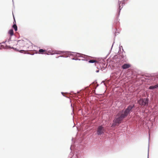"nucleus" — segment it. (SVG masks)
<instances>
[{
	"label": "nucleus",
	"mask_w": 158,
	"mask_h": 158,
	"mask_svg": "<svg viewBox=\"0 0 158 158\" xmlns=\"http://www.w3.org/2000/svg\"><path fill=\"white\" fill-rule=\"evenodd\" d=\"M148 100V98H141L138 101V103L141 106H147Z\"/></svg>",
	"instance_id": "obj_2"
},
{
	"label": "nucleus",
	"mask_w": 158,
	"mask_h": 158,
	"mask_svg": "<svg viewBox=\"0 0 158 158\" xmlns=\"http://www.w3.org/2000/svg\"><path fill=\"white\" fill-rule=\"evenodd\" d=\"M13 28L15 30V31H16L17 30V27L16 25L15 24H14L13 26Z\"/></svg>",
	"instance_id": "obj_10"
},
{
	"label": "nucleus",
	"mask_w": 158,
	"mask_h": 158,
	"mask_svg": "<svg viewBox=\"0 0 158 158\" xmlns=\"http://www.w3.org/2000/svg\"><path fill=\"white\" fill-rule=\"evenodd\" d=\"M8 33L11 35H13L14 34V32L13 30L12 29L10 30L8 32Z\"/></svg>",
	"instance_id": "obj_8"
},
{
	"label": "nucleus",
	"mask_w": 158,
	"mask_h": 158,
	"mask_svg": "<svg viewBox=\"0 0 158 158\" xmlns=\"http://www.w3.org/2000/svg\"><path fill=\"white\" fill-rule=\"evenodd\" d=\"M134 106V105L129 106L125 111L122 110L119 111L116 116L115 118L113 121L112 126L115 127L116 126H118L121 123L123 119L127 116Z\"/></svg>",
	"instance_id": "obj_1"
},
{
	"label": "nucleus",
	"mask_w": 158,
	"mask_h": 158,
	"mask_svg": "<svg viewBox=\"0 0 158 158\" xmlns=\"http://www.w3.org/2000/svg\"><path fill=\"white\" fill-rule=\"evenodd\" d=\"M21 53H23V52H24V50H21L20 51H19Z\"/></svg>",
	"instance_id": "obj_12"
},
{
	"label": "nucleus",
	"mask_w": 158,
	"mask_h": 158,
	"mask_svg": "<svg viewBox=\"0 0 158 158\" xmlns=\"http://www.w3.org/2000/svg\"><path fill=\"white\" fill-rule=\"evenodd\" d=\"M99 72V70H97L96 72Z\"/></svg>",
	"instance_id": "obj_13"
},
{
	"label": "nucleus",
	"mask_w": 158,
	"mask_h": 158,
	"mask_svg": "<svg viewBox=\"0 0 158 158\" xmlns=\"http://www.w3.org/2000/svg\"><path fill=\"white\" fill-rule=\"evenodd\" d=\"M130 66V65L129 64H125L122 66V68L123 69H126L129 68Z\"/></svg>",
	"instance_id": "obj_5"
},
{
	"label": "nucleus",
	"mask_w": 158,
	"mask_h": 158,
	"mask_svg": "<svg viewBox=\"0 0 158 158\" xmlns=\"http://www.w3.org/2000/svg\"><path fill=\"white\" fill-rule=\"evenodd\" d=\"M89 63H94L95 62H97V61L95 60H90L89 61Z\"/></svg>",
	"instance_id": "obj_11"
},
{
	"label": "nucleus",
	"mask_w": 158,
	"mask_h": 158,
	"mask_svg": "<svg viewBox=\"0 0 158 158\" xmlns=\"http://www.w3.org/2000/svg\"><path fill=\"white\" fill-rule=\"evenodd\" d=\"M24 41H19L17 44V47L19 46L20 48L21 47H23L24 46Z\"/></svg>",
	"instance_id": "obj_4"
},
{
	"label": "nucleus",
	"mask_w": 158,
	"mask_h": 158,
	"mask_svg": "<svg viewBox=\"0 0 158 158\" xmlns=\"http://www.w3.org/2000/svg\"><path fill=\"white\" fill-rule=\"evenodd\" d=\"M39 53L42 54H47L46 51L45 50H44L43 49H40L39 50V52H38Z\"/></svg>",
	"instance_id": "obj_6"
},
{
	"label": "nucleus",
	"mask_w": 158,
	"mask_h": 158,
	"mask_svg": "<svg viewBox=\"0 0 158 158\" xmlns=\"http://www.w3.org/2000/svg\"><path fill=\"white\" fill-rule=\"evenodd\" d=\"M158 88V84L154 85V86H151L149 87V89H154Z\"/></svg>",
	"instance_id": "obj_7"
},
{
	"label": "nucleus",
	"mask_w": 158,
	"mask_h": 158,
	"mask_svg": "<svg viewBox=\"0 0 158 158\" xmlns=\"http://www.w3.org/2000/svg\"><path fill=\"white\" fill-rule=\"evenodd\" d=\"M105 130L104 127L102 126H99L97 129V134L98 135H100L104 133Z\"/></svg>",
	"instance_id": "obj_3"
},
{
	"label": "nucleus",
	"mask_w": 158,
	"mask_h": 158,
	"mask_svg": "<svg viewBox=\"0 0 158 158\" xmlns=\"http://www.w3.org/2000/svg\"><path fill=\"white\" fill-rule=\"evenodd\" d=\"M117 73H114L112 74V77L114 76V77H113V78L115 79L117 78V76H116L117 75Z\"/></svg>",
	"instance_id": "obj_9"
}]
</instances>
